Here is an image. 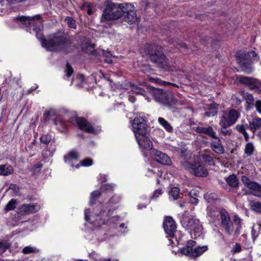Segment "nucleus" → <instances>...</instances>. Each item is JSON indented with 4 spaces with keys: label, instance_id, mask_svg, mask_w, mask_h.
<instances>
[{
    "label": "nucleus",
    "instance_id": "obj_22",
    "mask_svg": "<svg viewBox=\"0 0 261 261\" xmlns=\"http://www.w3.org/2000/svg\"><path fill=\"white\" fill-rule=\"evenodd\" d=\"M79 158V154L77 152L74 150H72L69 152L64 156L65 162H71L73 160L77 161Z\"/></svg>",
    "mask_w": 261,
    "mask_h": 261
},
{
    "label": "nucleus",
    "instance_id": "obj_20",
    "mask_svg": "<svg viewBox=\"0 0 261 261\" xmlns=\"http://www.w3.org/2000/svg\"><path fill=\"white\" fill-rule=\"evenodd\" d=\"M19 19L22 21L23 25L28 27L34 25L35 24V20H40L41 19V16L40 15H36L33 17L21 16Z\"/></svg>",
    "mask_w": 261,
    "mask_h": 261
},
{
    "label": "nucleus",
    "instance_id": "obj_3",
    "mask_svg": "<svg viewBox=\"0 0 261 261\" xmlns=\"http://www.w3.org/2000/svg\"><path fill=\"white\" fill-rule=\"evenodd\" d=\"M124 4L114 3L111 1L105 3V8L101 16V21L117 20L123 14Z\"/></svg>",
    "mask_w": 261,
    "mask_h": 261
},
{
    "label": "nucleus",
    "instance_id": "obj_45",
    "mask_svg": "<svg viewBox=\"0 0 261 261\" xmlns=\"http://www.w3.org/2000/svg\"><path fill=\"white\" fill-rule=\"evenodd\" d=\"M132 90L134 93L138 94L144 95L145 93V91L143 89L137 86H133Z\"/></svg>",
    "mask_w": 261,
    "mask_h": 261
},
{
    "label": "nucleus",
    "instance_id": "obj_5",
    "mask_svg": "<svg viewBox=\"0 0 261 261\" xmlns=\"http://www.w3.org/2000/svg\"><path fill=\"white\" fill-rule=\"evenodd\" d=\"M180 165L185 170L189 171L191 173L196 176L205 177L208 174L207 169L199 162L194 164L187 161H181Z\"/></svg>",
    "mask_w": 261,
    "mask_h": 261
},
{
    "label": "nucleus",
    "instance_id": "obj_27",
    "mask_svg": "<svg viewBox=\"0 0 261 261\" xmlns=\"http://www.w3.org/2000/svg\"><path fill=\"white\" fill-rule=\"evenodd\" d=\"M207 250V246H199L196 247L193 249V254L192 256L197 257L201 255L203 253Z\"/></svg>",
    "mask_w": 261,
    "mask_h": 261
},
{
    "label": "nucleus",
    "instance_id": "obj_61",
    "mask_svg": "<svg viewBox=\"0 0 261 261\" xmlns=\"http://www.w3.org/2000/svg\"><path fill=\"white\" fill-rule=\"evenodd\" d=\"M185 202L180 203L179 204V206H180V207H184V206H185Z\"/></svg>",
    "mask_w": 261,
    "mask_h": 261
},
{
    "label": "nucleus",
    "instance_id": "obj_40",
    "mask_svg": "<svg viewBox=\"0 0 261 261\" xmlns=\"http://www.w3.org/2000/svg\"><path fill=\"white\" fill-rule=\"evenodd\" d=\"M193 250L192 249H190L189 247H188L187 246L185 247L182 248L181 249V253L183 254H185L187 255H189L192 256V254H193Z\"/></svg>",
    "mask_w": 261,
    "mask_h": 261
},
{
    "label": "nucleus",
    "instance_id": "obj_11",
    "mask_svg": "<svg viewBox=\"0 0 261 261\" xmlns=\"http://www.w3.org/2000/svg\"><path fill=\"white\" fill-rule=\"evenodd\" d=\"M221 224L224 227L226 232L231 234L233 231L232 222L230 221L229 215L224 209L220 210Z\"/></svg>",
    "mask_w": 261,
    "mask_h": 261
},
{
    "label": "nucleus",
    "instance_id": "obj_28",
    "mask_svg": "<svg viewBox=\"0 0 261 261\" xmlns=\"http://www.w3.org/2000/svg\"><path fill=\"white\" fill-rule=\"evenodd\" d=\"M190 202L196 204L198 202L197 197H198V192L196 190H192L189 193Z\"/></svg>",
    "mask_w": 261,
    "mask_h": 261
},
{
    "label": "nucleus",
    "instance_id": "obj_41",
    "mask_svg": "<svg viewBox=\"0 0 261 261\" xmlns=\"http://www.w3.org/2000/svg\"><path fill=\"white\" fill-rule=\"evenodd\" d=\"M65 20L67 21L68 26L72 29H75L76 28V24L75 21L73 18L70 17H67Z\"/></svg>",
    "mask_w": 261,
    "mask_h": 261
},
{
    "label": "nucleus",
    "instance_id": "obj_30",
    "mask_svg": "<svg viewBox=\"0 0 261 261\" xmlns=\"http://www.w3.org/2000/svg\"><path fill=\"white\" fill-rule=\"evenodd\" d=\"M208 215L212 218H216L220 215V211L215 207H208Z\"/></svg>",
    "mask_w": 261,
    "mask_h": 261
},
{
    "label": "nucleus",
    "instance_id": "obj_15",
    "mask_svg": "<svg viewBox=\"0 0 261 261\" xmlns=\"http://www.w3.org/2000/svg\"><path fill=\"white\" fill-rule=\"evenodd\" d=\"M136 139L141 148L147 150L152 148V142L146 136V135L141 136L136 135Z\"/></svg>",
    "mask_w": 261,
    "mask_h": 261
},
{
    "label": "nucleus",
    "instance_id": "obj_43",
    "mask_svg": "<svg viewBox=\"0 0 261 261\" xmlns=\"http://www.w3.org/2000/svg\"><path fill=\"white\" fill-rule=\"evenodd\" d=\"M55 115V112L53 110H50L46 112L43 114V118L45 121L49 120V117L53 116Z\"/></svg>",
    "mask_w": 261,
    "mask_h": 261
},
{
    "label": "nucleus",
    "instance_id": "obj_52",
    "mask_svg": "<svg viewBox=\"0 0 261 261\" xmlns=\"http://www.w3.org/2000/svg\"><path fill=\"white\" fill-rule=\"evenodd\" d=\"M255 107L256 108V111L259 113L261 114V100H256L255 103Z\"/></svg>",
    "mask_w": 261,
    "mask_h": 261
},
{
    "label": "nucleus",
    "instance_id": "obj_14",
    "mask_svg": "<svg viewBox=\"0 0 261 261\" xmlns=\"http://www.w3.org/2000/svg\"><path fill=\"white\" fill-rule=\"evenodd\" d=\"M151 155L154 161L161 164L169 165L171 162L167 154L156 149L152 150Z\"/></svg>",
    "mask_w": 261,
    "mask_h": 261
},
{
    "label": "nucleus",
    "instance_id": "obj_57",
    "mask_svg": "<svg viewBox=\"0 0 261 261\" xmlns=\"http://www.w3.org/2000/svg\"><path fill=\"white\" fill-rule=\"evenodd\" d=\"M89 214H90V210L89 209H86L85 211V220L87 221H89Z\"/></svg>",
    "mask_w": 261,
    "mask_h": 261
},
{
    "label": "nucleus",
    "instance_id": "obj_54",
    "mask_svg": "<svg viewBox=\"0 0 261 261\" xmlns=\"http://www.w3.org/2000/svg\"><path fill=\"white\" fill-rule=\"evenodd\" d=\"M217 111L216 110V109H213L212 111L206 112L205 113V115L207 116V117L214 116L217 114Z\"/></svg>",
    "mask_w": 261,
    "mask_h": 261
},
{
    "label": "nucleus",
    "instance_id": "obj_24",
    "mask_svg": "<svg viewBox=\"0 0 261 261\" xmlns=\"http://www.w3.org/2000/svg\"><path fill=\"white\" fill-rule=\"evenodd\" d=\"M227 184L231 187L236 188L238 186L239 180L234 174L230 175L226 179Z\"/></svg>",
    "mask_w": 261,
    "mask_h": 261
},
{
    "label": "nucleus",
    "instance_id": "obj_4",
    "mask_svg": "<svg viewBox=\"0 0 261 261\" xmlns=\"http://www.w3.org/2000/svg\"><path fill=\"white\" fill-rule=\"evenodd\" d=\"M236 57L242 70L247 73L251 71L250 65L254 61L258 60L259 59L257 54L254 51L248 53L239 51L237 53Z\"/></svg>",
    "mask_w": 261,
    "mask_h": 261
},
{
    "label": "nucleus",
    "instance_id": "obj_42",
    "mask_svg": "<svg viewBox=\"0 0 261 261\" xmlns=\"http://www.w3.org/2000/svg\"><path fill=\"white\" fill-rule=\"evenodd\" d=\"M233 222L238 225L236 232H239L241 228V219L238 216L235 215L233 217Z\"/></svg>",
    "mask_w": 261,
    "mask_h": 261
},
{
    "label": "nucleus",
    "instance_id": "obj_60",
    "mask_svg": "<svg viewBox=\"0 0 261 261\" xmlns=\"http://www.w3.org/2000/svg\"><path fill=\"white\" fill-rule=\"evenodd\" d=\"M129 99H130V101L132 102H134L135 101V99H134V97H132V98L130 97V98H129Z\"/></svg>",
    "mask_w": 261,
    "mask_h": 261
},
{
    "label": "nucleus",
    "instance_id": "obj_50",
    "mask_svg": "<svg viewBox=\"0 0 261 261\" xmlns=\"http://www.w3.org/2000/svg\"><path fill=\"white\" fill-rule=\"evenodd\" d=\"M174 45L176 46L177 48L181 49V51L187 48L186 45L182 42H176Z\"/></svg>",
    "mask_w": 261,
    "mask_h": 261
},
{
    "label": "nucleus",
    "instance_id": "obj_17",
    "mask_svg": "<svg viewBox=\"0 0 261 261\" xmlns=\"http://www.w3.org/2000/svg\"><path fill=\"white\" fill-rule=\"evenodd\" d=\"M40 206L37 204H23L20 208V212L22 214H29L38 212Z\"/></svg>",
    "mask_w": 261,
    "mask_h": 261
},
{
    "label": "nucleus",
    "instance_id": "obj_39",
    "mask_svg": "<svg viewBox=\"0 0 261 261\" xmlns=\"http://www.w3.org/2000/svg\"><path fill=\"white\" fill-rule=\"evenodd\" d=\"M222 127L220 129V133L224 136L230 135L231 134V130L230 129H227V127L229 126L224 125H220Z\"/></svg>",
    "mask_w": 261,
    "mask_h": 261
},
{
    "label": "nucleus",
    "instance_id": "obj_49",
    "mask_svg": "<svg viewBox=\"0 0 261 261\" xmlns=\"http://www.w3.org/2000/svg\"><path fill=\"white\" fill-rule=\"evenodd\" d=\"M241 180L246 187H247L251 182L249 178L245 175L242 176Z\"/></svg>",
    "mask_w": 261,
    "mask_h": 261
},
{
    "label": "nucleus",
    "instance_id": "obj_38",
    "mask_svg": "<svg viewBox=\"0 0 261 261\" xmlns=\"http://www.w3.org/2000/svg\"><path fill=\"white\" fill-rule=\"evenodd\" d=\"M10 247V244L7 242H0V255L5 252Z\"/></svg>",
    "mask_w": 261,
    "mask_h": 261
},
{
    "label": "nucleus",
    "instance_id": "obj_19",
    "mask_svg": "<svg viewBox=\"0 0 261 261\" xmlns=\"http://www.w3.org/2000/svg\"><path fill=\"white\" fill-rule=\"evenodd\" d=\"M248 128L253 133L261 130V118L255 117L249 122Z\"/></svg>",
    "mask_w": 261,
    "mask_h": 261
},
{
    "label": "nucleus",
    "instance_id": "obj_37",
    "mask_svg": "<svg viewBox=\"0 0 261 261\" xmlns=\"http://www.w3.org/2000/svg\"><path fill=\"white\" fill-rule=\"evenodd\" d=\"M251 207L253 211L261 213V203L258 202H251Z\"/></svg>",
    "mask_w": 261,
    "mask_h": 261
},
{
    "label": "nucleus",
    "instance_id": "obj_53",
    "mask_svg": "<svg viewBox=\"0 0 261 261\" xmlns=\"http://www.w3.org/2000/svg\"><path fill=\"white\" fill-rule=\"evenodd\" d=\"M27 0H6V1L11 5L17 4L20 3L24 2Z\"/></svg>",
    "mask_w": 261,
    "mask_h": 261
},
{
    "label": "nucleus",
    "instance_id": "obj_32",
    "mask_svg": "<svg viewBox=\"0 0 261 261\" xmlns=\"http://www.w3.org/2000/svg\"><path fill=\"white\" fill-rule=\"evenodd\" d=\"M16 200L11 199L6 205L4 210L6 212L13 210L16 207Z\"/></svg>",
    "mask_w": 261,
    "mask_h": 261
},
{
    "label": "nucleus",
    "instance_id": "obj_1",
    "mask_svg": "<svg viewBox=\"0 0 261 261\" xmlns=\"http://www.w3.org/2000/svg\"><path fill=\"white\" fill-rule=\"evenodd\" d=\"M42 45L50 51L67 53L71 50V41L61 33L54 34L48 39H43Z\"/></svg>",
    "mask_w": 261,
    "mask_h": 261
},
{
    "label": "nucleus",
    "instance_id": "obj_46",
    "mask_svg": "<svg viewBox=\"0 0 261 261\" xmlns=\"http://www.w3.org/2000/svg\"><path fill=\"white\" fill-rule=\"evenodd\" d=\"M93 164V161L91 159L86 158L81 161L82 165L84 166H89Z\"/></svg>",
    "mask_w": 261,
    "mask_h": 261
},
{
    "label": "nucleus",
    "instance_id": "obj_31",
    "mask_svg": "<svg viewBox=\"0 0 261 261\" xmlns=\"http://www.w3.org/2000/svg\"><path fill=\"white\" fill-rule=\"evenodd\" d=\"M169 196L173 200H176L179 197V189L177 187H173L171 189L169 192Z\"/></svg>",
    "mask_w": 261,
    "mask_h": 261
},
{
    "label": "nucleus",
    "instance_id": "obj_56",
    "mask_svg": "<svg viewBox=\"0 0 261 261\" xmlns=\"http://www.w3.org/2000/svg\"><path fill=\"white\" fill-rule=\"evenodd\" d=\"M196 242L192 240H190L187 242V246L189 247L190 249H192V247L195 245Z\"/></svg>",
    "mask_w": 261,
    "mask_h": 261
},
{
    "label": "nucleus",
    "instance_id": "obj_63",
    "mask_svg": "<svg viewBox=\"0 0 261 261\" xmlns=\"http://www.w3.org/2000/svg\"><path fill=\"white\" fill-rule=\"evenodd\" d=\"M124 223H122L120 225V227H124Z\"/></svg>",
    "mask_w": 261,
    "mask_h": 261
},
{
    "label": "nucleus",
    "instance_id": "obj_25",
    "mask_svg": "<svg viewBox=\"0 0 261 261\" xmlns=\"http://www.w3.org/2000/svg\"><path fill=\"white\" fill-rule=\"evenodd\" d=\"M243 97L245 99L246 102L248 104L247 107L246 108V110H249L251 106L253 105L254 99L252 94L246 92L243 93Z\"/></svg>",
    "mask_w": 261,
    "mask_h": 261
},
{
    "label": "nucleus",
    "instance_id": "obj_12",
    "mask_svg": "<svg viewBox=\"0 0 261 261\" xmlns=\"http://www.w3.org/2000/svg\"><path fill=\"white\" fill-rule=\"evenodd\" d=\"M239 116V113L236 110L232 109L229 111L227 116H223L222 117L219 124L220 125L230 126L236 122Z\"/></svg>",
    "mask_w": 261,
    "mask_h": 261
},
{
    "label": "nucleus",
    "instance_id": "obj_58",
    "mask_svg": "<svg viewBox=\"0 0 261 261\" xmlns=\"http://www.w3.org/2000/svg\"><path fill=\"white\" fill-rule=\"evenodd\" d=\"M17 188V186L16 185H14V184H11L10 186V189H12V190H16Z\"/></svg>",
    "mask_w": 261,
    "mask_h": 261
},
{
    "label": "nucleus",
    "instance_id": "obj_9",
    "mask_svg": "<svg viewBox=\"0 0 261 261\" xmlns=\"http://www.w3.org/2000/svg\"><path fill=\"white\" fill-rule=\"evenodd\" d=\"M132 126L135 137L136 135L141 136L146 134L147 125L146 121L142 117H139L135 118Z\"/></svg>",
    "mask_w": 261,
    "mask_h": 261
},
{
    "label": "nucleus",
    "instance_id": "obj_55",
    "mask_svg": "<svg viewBox=\"0 0 261 261\" xmlns=\"http://www.w3.org/2000/svg\"><path fill=\"white\" fill-rule=\"evenodd\" d=\"M162 194V190H155L152 196V198H157L159 197L160 195H161Z\"/></svg>",
    "mask_w": 261,
    "mask_h": 261
},
{
    "label": "nucleus",
    "instance_id": "obj_62",
    "mask_svg": "<svg viewBox=\"0 0 261 261\" xmlns=\"http://www.w3.org/2000/svg\"><path fill=\"white\" fill-rule=\"evenodd\" d=\"M100 261H111V260L109 258V259H102V260H101Z\"/></svg>",
    "mask_w": 261,
    "mask_h": 261
},
{
    "label": "nucleus",
    "instance_id": "obj_6",
    "mask_svg": "<svg viewBox=\"0 0 261 261\" xmlns=\"http://www.w3.org/2000/svg\"><path fill=\"white\" fill-rule=\"evenodd\" d=\"M181 223L184 227L189 230L191 233L193 231L195 236L196 233H200L202 229V226L199 220L191 216H183L181 220Z\"/></svg>",
    "mask_w": 261,
    "mask_h": 261
},
{
    "label": "nucleus",
    "instance_id": "obj_7",
    "mask_svg": "<svg viewBox=\"0 0 261 261\" xmlns=\"http://www.w3.org/2000/svg\"><path fill=\"white\" fill-rule=\"evenodd\" d=\"M238 80L241 84L247 86L250 90H254L257 93L261 92V81L259 80L243 76H238Z\"/></svg>",
    "mask_w": 261,
    "mask_h": 261
},
{
    "label": "nucleus",
    "instance_id": "obj_35",
    "mask_svg": "<svg viewBox=\"0 0 261 261\" xmlns=\"http://www.w3.org/2000/svg\"><path fill=\"white\" fill-rule=\"evenodd\" d=\"M100 192L98 191H95L91 194V200L90 201V204L92 205L94 203V201L96 198H98L100 196Z\"/></svg>",
    "mask_w": 261,
    "mask_h": 261
},
{
    "label": "nucleus",
    "instance_id": "obj_33",
    "mask_svg": "<svg viewBox=\"0 0 261 261\" xmlns=\"http://www.w3.org/2000/svg\"><path fill=\"white\" fill-rule=\"evenodd\" d=\"M247 188L254 191L261 193V186L255 182L251 181Z\"/></svg>",
    "mask_w": 261,
    "mask_h": 261
},
{
    "label": "nucleus",
    "instance_id": "obj_10",
    "mask_svg": "<svg viewBox=\"0 0 261 261\" xmlns=\"http://www.w3.org/2000/svg\"><path fill=\"white\" fill-rule=\"evenodd\" d=\"M123 8V14L125 21L129 24H133L137 21V14L134 6L130 4L125 3Z\"/></svg>",
    "mask_w": 261,
    "mask_h": 261
},
{
    "label": "nucleus",
    "instance_id": "obj_23",
    "mask_svg": "<svg viewBox=\"0 0 261 261\" xmlns=\"http://www.w3.org/2000/svg\"><path fill=\"white\" fill-rule=\"evenodd\" d=\"M13 172V168L11 166H6L5 165H0V175L7 176Z\"/></svg>",
    "mask_w": 261,
    "mask_h": 261
},
{
    "label": "nucleus",
    "instance_id": "obj_36",
    "mask_svg": "<svg viewBox=\"0 0 261 261\" xmlns=\"http://www.w3.org/2000/svg\"><path fill=\"white\" fill-rule=\"evenodd\" d=\"M254 151V147L252 144L249 143L246 145L245 148V153L248 155L252 154Z\"/></svg>",
    "mask_w": 261,
    "mask_h": 261
},
{
    "label": "nucleus",
    "instance_id": "obj_13",
    "mask_svg": "<svg viewBox=\"0 0 261 261\" xmlns=\"http://www.w3.org/2000/svg\"><path fill=\"white\" fill-rule=\"evenodd\" d=\"M163 227L166 234L171 237L174 236L176 231V225L171 217H166L163 223Z\"/></svg>",
    "mask_w": 261,
    "mask_h": 261
},
{
    "label": "nucleus",
    "instance_id": "obj_2",
    "mask_svg": "<svg viewBox=\"0 0 261 261\" xmlns=\"http://www.w3.org/2000/svg\"><path fill=\"white\" fill-rule=\"evenodd\" d=\"M144 57H148L158 67L166 69L169 66V60L164 54L161 47L145 44L141 49Z\"/></svg>",
    "mask_w": 261,
    "mask_h": 261
},
{
    "label": "nucleus",
    "instance_id": "obj_47",
    "mask_svg": "<svg viewBox=\"0 0 261 261\" xmlns=\"http://www.w3.org/2000/svg\"><path fill=\"white\" fill-rule=\"evenodd\" d=\"M201 157L203 160L206 163H211L213 161V158L209 155L205 154H202Z\"/></svg>",
    "mask_w": 261,
    "mask_h": 261
},
{
    "label": "nucleus",
    "instance_id": "obj_21",
    "mask_svg": "<svg viewBox=\"0 0 261 261\" xmlns=\"http://www.w3.org/2000/svg\"><path fill=\"white\" fill-rule=\"evenodd\" d=\"M210 147L215 152L218 154H223L224 152V148L220 139L211 142Z\"/></svg>",
    "mask_w": 261,
    "mask_h": 261
},
{
    "label": "nucleus",
    "instance_id": "obj_51",
    "mask_svg": "<svg viewBox=\"0 0 261 261\" xmlns=\"http://www.w3.org/2000/svg\"><path fill=\"white\" fill-rule=\"evenodd\" d=\"M241 246L240 244L236 243L234 246V248L232 250L233 253H236L240 252L241 251Z\"/></svg>",
    "mask_w": 261,
    "mask_h": 261
},
{
    "label": "nucleus",
    "instance_id": "obj_44",
    "mask_svg": "<svg viewBox=\"0 0 261 261\" xmlns=\"http://www.w3.org/2000/svg\"><path fill=\"white\" fill-rule=\"evenodd\" d=\"M73 70L72 67L70 65L69 63H67L66 65L65 72L66 74L68 77H69L73 73Z\"/></svg>",
    "mask_w": 261,
    "mask_h": 261
},
{
    "label": "nucleus",
    "instance_id": "obj_64",
    "mask_svg": "<svg viewBox=\"0 0 261 261\" xmlns=\"http://www.w3.org/2000/svg\"><path fill=\"white\" fill-rule=\"evenodd\" d=\"M107 62L109 63H111L112 62V60L111 59L108 60H107Z\"/></svg>",
    "mask_w": 261,
    "mask_h": 261
},
{
    "label": "nucleus",
    "instance_id": "obj_34",
    "mask_svg": "<svg viewBox=\"0 0 261 261\" xmlns=\"http://www.w3.org/2000/svg\"><path fill=\"white\" fill-rule=\"evenodd\" d=\"M236 128L239 132L243 134L245 139L247 140L248 138V135L246 131V127L244 125H237Z\"/></svg>",
    "mask_w": 261,
    "mask_h": 261
},
{
    "label": "nucleus",
    "instance_id": "obj_59",
    "mask_svg": "<svg viewBox=\"0 0 261 261\" xmlns=\"http://www.w3.org/2000/svg\"><path fill=\"white\" fill-rule=\"evenodd\" d=\"M35 166L36 168H40L42 167V165L41 164H36Z\"/></svg>",
    "mask_w": 261,
    "mask_h": 261
},
{
    "label": "nucleus",
    "instance_id": "obj_16",
    "mask_svg": "<svg viewBox=\"0 0 261 261\" xmlns=\"http://www.w3.org/2000/svg\"><path fill=\"white\" fill-rule=\"evenodd\" d=\"M76 123L80 128L85 132L91 133L94 131L93 127L89 123L87 120L83 117H79L76 118Z\"/></svg>",
    "mask_w": 261,
    "mask_h": 261
},
{
    "label": "nucleus",
    "instance_id": "obj_8",
    "mask_svg": "<svg viewBox=\"0 0 261 261\" xmlns=\"http://www.w3.org/2000/svg\"><path fill=\"white\" fill-rule=\"evenodd\" d=\"M153 94L155 99L164 105L172 106L176 102V100L173 98V95L170 93L164 92L163 91L157 90L153 92Z\"/></svg>",
    "mask_w": 261,
    "mask_h": 261
},
{
    "label": "nucleus",
    "instance_id": "obj_18",
    "mask_svg": "<svg viewBox=\"0 0 261 261\" xmlns=\"http://www.w3.org/2000/svg\"><path fill=\"white\" fill-rule=\"evenodd\" d=\"M195 131L199 134L207 135L214 139H218L217 137L216 136L215 132L213 130L211 126L206 127L202 126L197 127L195 129Z\"/></svg>",
    "mask_w": 261,
    "mask_h": 261
},
{
    "label": "nucleus",
    "instance_id": "obj_48",
    "mask_svg": "<svg viewBox=\"0 0 261 261\" xmlns=\"http://www.w3.org/2000/svg\"><path fill=\"white\" fill-rule=\"evenodd\" d=\"M40 140L42 143L47 144L50 142L51 138L50 136H42L40 138Z\"/></svg>",
    "mask_w": 261,
    "mask_h": 261
},
{
    "label": "nucleus",
    "instance_id": "obj_29",
    "mask_svg": "<svg viewBox=\"0 0 261 261\" xmlns=\"http://www.w3.org/2000/svg\"><path fill=\"white\" fill-rule=\"evenodd\" d=\"M39 250L36 247L28 246L23 248L22 252L24 254H28L31 253H37L39 252Z\"/></svg>",
    "mask_w": 261,
    "mask_h": 261
},
{
    "label": "nucleus",
    "instance_id": "obj_26",
    "mask_svg": "<svg viewBox=\"0 0 261 261\" xmlns=\"http://www.w3.org/2000/svg\"><path fill=\"white\" fill-rule=\"evenodd\" d=\"M158 122L167 132L171 133L173 131L172 126L163 118L159 117Z\"/></svg>",
    "mask_w": 261,
    "mask_h": 261
}]
</instances>
